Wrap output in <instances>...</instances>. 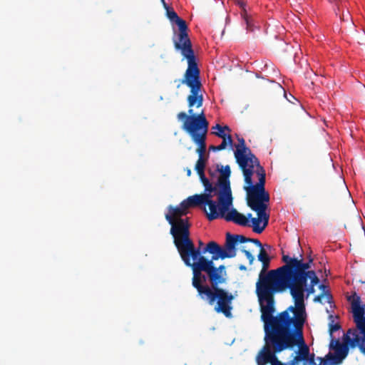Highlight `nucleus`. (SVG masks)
<instances>
[{"instance_id":"1","label":"nucleus","mask_w":365,"mask_h":365,"mask_svg":"<svg viewBox=\"0 0 365 365\" xmlns=\"http://www.w3.org/2000/svg\"><path fill=\"white\" fill-rule=\"evenodd\" d=\"M284 265L267 272L270 260L262 262V268L256 283V294L260 304L261 317L272 315L274 312V294L289 290L294 304L305 302L315 292V286L320 280L312 269L313 259L304 262L300 258L283 255Z\"/></svg>"},{"instance_id":"2","label":"nucleus","mask_w":365,"mask_h":365,"mask_svg":"<svg viewBox=\"0 0 365 365\" xmlns=\"http://www.w3.org/2000/svg\"><path fill=\"white\" fill-rule=\"evenodd\" d=\"M185 264L192 268V285L196 289L198 297L210 305L217 302L215 310L222 313L226 317H232V302L233 295L220 288V284L226 282V277L217 269L212 260L201 255L195 245L180 253Z\"/></svg>"},{"instance_id":"3","label":"nucleus","mask_w":365,"mask_h":365,"mask_svg":"<svg viewBox=\"0 0 365 365\" xmlns=\"http://www.w3.org/2000/svg\"><path fill=\"white\" fill-rule=\"evenodd\" d=\"M272 319L281 339L290 344L288 349L297 346V355L307 365L309 348L304 338V327L307 319L305 302L290 305L276 316L272 315Z\"/></svg>"},{"instance_id":"4","label":"nucleus","mask_w":365,"mask_h":365,"mask_svg":"<svg viewBox=\"0 0 365 365\" xmlns=\"http://www.w3.org/2000/svg\"><path fill=\"white\" fill-rule=\"evenodd\" d=\"M175 23L179 29V34L177 38L173 39L175 48L180 51L181 54L187 61V68L182 79L179 80L180 83L177 88H180L181 84L186 85L190 89L188 95L189 104L192 106L197 103L200 106L202 103V85L200 80V71L198 68L196 57L192 48V43L187 34V26L186 21L178 17Z\"/></svg>"},{"instance_id":"5","label":"nucleus","mask_w":365,"mask_h":365,"mask_svg":"<svg viewBox=\"0 0 365 365\" xmlns=\"http://www.w3.org/2000/svg\"><path fill=\"white\" fill-rule=\"evenodd\" d=\"M211 190H205L207 197L204 200L202 209L208 220L222 218L227 222H233L240 226H250L248 219L252 217L251 213L246 217L235 208L230 209L232 205V195H227L225 193L217 192L215 187H213V185H211Z\"/></svg>"},{"instance_id":"6","label":"nucleus","mask_w":365,"mask_h":365,"mask_svg":"<svg viewBox=\"0 0 365 365\" xmlns=\"http://www.w3.org/2000/svg\"><path fill=\"white\" fill-rule=\"evenodd\" d=\"M264 322V345L256 356L257 365H286L278 360L276 354L287 350L290 344L282 339L272 315L261 317Z\"/></svg>"},{"instance_id":"7","label":"nucleus","mask_w":365,"mask_h":365,"mask_svg":"<svg viewBox=\"0 0 365 365\" xmlns=\"http://www.w3.org/2000/svg\"><path fill=\"white\" fill-rule=\"evenodd\" d=\"M187 106L189 108L188 115L185 112H180L177 118L179 120H183L182 125V130L189 134L192 140L197 145L198 148L196 152L199 158H204L206 150V135L208 131L209 122L206 119L205 114L202 110L200 113L195 114L192 108H200L203 103V94L202 93V103L200 106L197 103L191 106L189 104L188 97L187 98Z\"/></svg>"},{"instance_id":"8","label":"nucleus","mask_w":365,"mask_h":365,"mask_svg":"<svg viewBox=\"0 0 365 365\" xmlns=\"http://www.w3.org/2000/svg\"><path fill=\"white\" fill-rule=\"evenodd\" d=\"M244 189L247 192V204L255 212L258 217L252 218V230L260 234L268 225L269 215L266 213L267 203L269 202V195L265 190V180L263 175L257 184H246Z\"/></svg>"},{"instance_id":"9","label":"nucleus","mask_w":365,"mask_h":365,"mask_svg":"<svg viewBox=\"0 0 365 365\" xmlns=\"http://www.w3.org/2000/svg\"><path fill=\"white\" fill-rule=\"evenodd\" d=\"M168 212L165 217L168 223L171 225L170 234L174 238V244L180 253L190 248L194 245L190 238V224L187 219H182V217L187 214V210L182 205L168 207Z\"/></svg>"},{"instance_id":"10","label":"nucleus","mask_w":365,"mask_h":365,"mask_svg":"<svg viewBox=\"0 0 365 365\" xmlns=\"http://www.w3.org/2000/svg\"><path fill=\"white\" fill-rule=\"evenodd\" d=\"M351 303V313L356 329H349L344 340L352 347L359 346L365 354V304H361V297L356 292L347 297Z\"/></svg>"},{"instance_id":"11","label":"nucleus","mask_w":365,"mask_h":365,"mask_svg":"<svg viewBox=\"0 0 365 365\" xmlns=\"http://www.w3.org/2000/svg\"><path fill=\"white\" fill-rule=\"evenodd\" d=\"M238 143L235 145V158L240 169L242 170L245 184L252 183V175L256 173L258 180L263 175L265 178V170L259 164L257 158L246 146L243 138L237 136Z\"/></svg>"},{"instance_id":"12","label":"nucleus","mask_w":365,"mask_h":365,"mask_svg":"<svg viewBox=\"0 0 365 365\" xmlns=\"http://www.w3.org/2000/svg\"><path fill=\"white\" fill-rule=\"evenodd\" d=\"M217 171L220 173V175L217 181L214 182L215 173L211 170H208L209 175L211 177V182L213 183V187H215L217 192L225 193L227 195H232L230 181L231 175L230 167L228 165H217Z\"/></svg>"},{"instance_id":"13","label":"nucleus","mask_w":365,"mask_h":365,"mask_svg":"<svg viewBox=\"0 0 365 365\" xmlns=\"http://www.w3.org/2000/svg\"><path fill=\"white\" fill-rule=\"evenodd\" d=\"M335 343L336 344V356H333L331 353H329L327 355H326L325 359L318 357V359L320 361V364L318 365H328L329 361H331L333 364H338L348 354L347 348L344 345L341 344L338 340H336Z\"/></svg>"},{"instance_id":"14","label":"nucleus","mask_w":365,"mask_h":365,"mask_svg":"<svg viewBox=\"0 0 365 365\" xmlns=\"http://www.w3.org/2000/svg\"><path fill=\"white\" fill-rule=\"evenodd\" d=\"M235 3L241 8L240 15L242 21L246 25L247 31L252 32L255 31V26L252 16L248 12L246 9L245 0H234Z\"/></svg>"},{"instance_id":"15","label":"nucleus","mask_w":365,"mask_h":365,"mask_svg":"<svg viewBox=\"0 0 365 365\" xmlns=\"http://www.w3.org/2000/svg\"><path fill=\"white\" fill-rule=\"evenodd\" d=\"M206 159L205 158H199L196 162L195 169L199 175L200 180L202 183L205 190H212L211 185H213L211 181L205 177V168L206 166Z\"/></svg>"},{"instance_id":"16","label":"nucleus","mask_w":365,"mask_h":365,"mask_svg":"<svg viewBox=\"0 0 365 365\" xmlns=\"http://www.w3.org/2000/svg\"><path fill=\"white\" fill-rule=\"evenodd\" d=\"M206 252H209L212 255L211 259H209L212 260V262H214V261H216L218 259H225L224 257L222 256L223 252L222 247H221L217 242L214 241L208 242L206 247L202 251H200L201 255Z\"/></svg>"},{"instance_id":"17","label":"nucleus","mask_w":365,"mask_h":365,"mask_svg":"<svg viewBox=\"0 0 365 365\" xmlns=\"http://www.w3.org/2000/svg\"><path fill=\"white\" fill-rule=\"evenodd\" d=\"M237 244V240L233 238L232 235L227 233L225 247L222 248L223 252L222 256H223L225 259L235 257L237 255V250L235 247Z\"/></svg>"},{"instance_id":"18","label":"nucleus","mask_w":365,"mask_h":365,"mask_svg":"<svg viewBox=\"0 0 365 365\" xmlns=\"http://www.w3.org/2000/svg\"><path fill=\"white\" fill-rule=\"evenodd\" d=\"M207 197L205 196V192L202 194H195L194 195L188 197L187 199L182 201V205L187 209L190 207H198L202 209L204 200Z\"/></svg>"},{"instance_id":"19","label":"nucleus","mask_w":365,"mask_h":365,"mask_svg":"<svg viewBox=\"0 0 365 365\" xmlns=\"http://www.w3.org/2000/svg\"><path fill=\"white\" fill-rule=\"evenodd\" d=\"M232 237L237 243L252 242L257 246L261 245L260 241L257 239L248 238L242 235H232Z\"/></svg>"},{"instance_id":"20","label":"nucleus","mask_w":365,"mask_h":365,"mask_svg":"<svg viewBox=\"0 0 365 365\" xmlns=\"http://www.w3.org/2000/svg\"><path fill=\"white\" fill-rule=\"evenodd\" d=\"M325 297L327 303L332 302V295L329 291L322 292L319 295L316 296L314 299V302L322 303V299Z\"/></svg>"},{"instance_id":"21","label":"nucleus","mask_w":365,"mask_h":365,"mask_svg":"<svg viewBox=\"0 0 365 365\" xmlns=\"http://www.w3.org/2000/svg\"><path fill=\"white\" fill-rule=\"evenodd\" d=\"M213 130H217V132H213V134H215L216 136L224 138L225 136V130L230 131V128L227 125H225L224 127H222L220 124H216L215 126L212 127Z\"/></svg>"},{"instance_id":"22","label":"nucleus","mask_w":365,"mask_h":365,"mask_svg":"<svg viewBox=\"0 0 365 365\" xmlns=\"http://www.w3.org/2000/svg\"><path fill=\"white\" fill-rule=\"evenodd\" d=\"M257 247H259L260 249L259 253L257 256L258 260L260 261L261 262L271 260V258L269 257L267 252L264 250L262 244L261 243V245Z\"/></svg>"},{"instance_id":"23","label":"nucleus","mask_w":365,"mask_h":365,"mask_svg":"<svg viewBox=\"0 0 365 365\" xmlns=\"http://www.w3.org/2000/svg\"><path fill=\"white\" fill-rule=\"evenodd\" d=\"M164 8L165 9L167 12V16L171 22H173L177 18L179 17L177 13L173 10V9L170 8L168 5L165 6Z\"/></svg>"},{"instance_id":"24","label":"nucleus","mask_w":365,"mask_h":365,"mask_svg":"<svg viewBox=\"0 0 365 365\" xmlns=\"http://www.w3.org/2000/svg\"><path fill=\"white\" fill-rule=\"evenodd\" d=\"M222 142L219 145H211L210 147V150H212L213 151H220V150H222L226 148L227 145V143L226 141V140L224 138H222Z\"/></svg>"},{"instance_id":"25","label":"nucleus","mask_w":365,"mask_h":365,"mask_svg":"<svg viewBox=\"0 0 365 365\" xmlns=\"http://www.w3.org/2000/svg\"><path fill=\"white\" fill-rule=\"evenodd\" d=\"M329 2L331 3H334L336 6V9L340 11H341V9H344V7H346V5H344V2L343 0H329Z\"/></svg>"},{"instance_id":"26","label":"nucleus","mask_w":365,"mask_h":365,"mask_svg":"<svg viewBox=\"0 0 365 365\" xmlns=\"http://www.w3.org/2000/svg\"><path fill=\"white\" fill-rule=\"evenodd\" d=\"M241 251L245 254V255L249 260L250 264H252L255 260V257L252 255V253L250 251L245 250L244 247L241 250Z\"/></svg>"},{"instance_id":"27","label":"nucleus","mask_w":365,"mask_h":365,"mask_svg":"<svg viewBox=\"0 0 365 365\" xmlns=\"http://www.w3.org/2000/svg\"><path fill=\"white\" fill-rule=\"evenodd\" d=\"M340 329V325L339 324H329V333L331 335L334 331H336Z\"/></svg>"},{"instance_id":"28","label":"nucleus","mask_w":365,"mask_h":365,"mask_svg":"<svg viewBox=\"0 0 365 365\" xmlns=\"http://www.w3.org/2000/svg\"><path fill=\"white\" fill-rule=\"evenodd\" d=\"M215 269L217 270V272H219L221 274H223V276L225 277H226L227 276V272H226V267L225 265L223 264H221L220 265L219 267H215Z\"/></svg>"},{"instance_id":"29","label":"nucleus","mask_w":365,"mask_h":365,"mask_svg":"<svg viewBox=\"0 0 365 365\" xmlns=\"http://www.w3.org/2000/svg\"><path fill=\"white\" fill-rule=\"evenodd\" d=\"M300 361H302L299 356L296 355L293 359L289 362V365H298Z\"/></svg>"},{"instance_id":"30","label":"nucleus","mask_w":365,"mask_h":365,"mask_svg":"<svg viewBox=\"0 0 365 365\" xmlns=\"http://www.w3.org/2000/svg\"><path fill=\"white\" fill-rule=\"evenodd\" d=\"M225 139L227 143V145H230L231 148L233 146V140L230 134H225Z\"/></svg>"},{"instance_id":"31","label":"nucleus","mask_w":365,"mask_h":365,"mask_svg":"<svg viewBox=\"0 0 365 365\" xmlns=\"http://www.w3.org/2000/svg\"><path fill=\"white\" fill-rule=\"evenodd\" d=\"M349 19H350L349 11H346V12L345 13L344 11V10H342V14H341V19L342 21H349Z\"/></svg>"},{"instance_id":"32","label":"nucleus","mask_w":365,"mask_h":365,"mask_svg":"<svg viewBox=\"0 0 365 365\" xmlns=\"http://www.w3.org/2000/svg\"><path fill=\"white\" fill-rule=\"evenodd\" d=\"M319 288L322 291H329L327 287L323 284H319Z\"/></svg>"},{"instance_id":"33","label":"nucleus","mask_w":365,"mask_h":365,"mask_svg":"<svg viewBox=\"0 0 365 365\" xmlns=\"http://www.w3.org/2000/svg\"><path fill=\"white\" fill-rule=\"evenodd\" d=\"M289 97H290V98H287V97L286 96L287 99L289 102L293 103V102L292 101V99L295 100V101H297V98H295V97H294V96H293L292 94H289Z\"/></svg>"},{"instance_id":"34","label":"nucleus","mask_w":365,"mask_h":365,"mask_svg":"<svg viewBox=\"0 0 365 365\" xmlns=\"http://www.w3.org/2000/svg\"><path fill=\"white\" fill-rule=\"evenodd\" d=\"M289 97H290V98H287V97L286 96L287 99L289 102L293 103V102L292 101V99L295 100V101H297V98H295V97H294V96H293L292 94H289Z\"/></svg>"},{"instance_id":"35","label":"nucleus","mask_w":365,"mask_h":365,"mask_svg":"<svg viewBox=\"0 0 365 365\" xmlns=\"http://www.w3.org/2000/svg\"><path fill=\"white\" fill-rule=\"evenodd\" d=\"M239 269L240 270L245 271L247 269V267L245 265L241 264V265H240Z\"/></svg>"},{"instance_id":"36","label":"nucleus","mask_w":365,"mask_h":365,"mask_svg":"<svg viewBox=\"0 0 365 365\" xmlns=\"http://www.w3.org/2000/svg\"><path fill=\"white\" fill-rule=\"evenodd\" d=\"M199 247L197 249H199L200 250V248L203 246V242L201 240H199L198 242Z\"/></svg>"},{"instance_id":"37","label":"nucleus","mask_w":365,"mask_h":365,"mask_svg":"<svg viewBox=\"0 0 365 365\" xmlns=\"http://www.w3.org/2000/svg\"><path fill=\"white\" fill-rule=\"evenodd\" d=\"M187 176H190L191 175V170L189 168L187 169Z\"/></svg>"},{"instance_id":"38","label":"nucleus","mask_w":365,"mask_h":365,"mask_svg":"<svg viewBox=\"0 0 365 365\" xmlns=\"http://www.w3.org/2000/svg\"><path fill=\"white\" fill-rule=\"evenodd\" d=\"M161 1H162L163 4V6L168 5L165 0H161Z\"/></svg>"},{"instance_id":"39","label":"nucleus","mask_w":365,"mask_h":365,"mask_svg":"<svg viewBox=\"0 0 365 365\" xmlns=\"http://www.w3.org/2000/svg\"><path fill=\"white\" fill-rule=\"evenodd\" d=\"M364 39L365 40V35L363 36Z\"/></svg>"}]
</instances>
